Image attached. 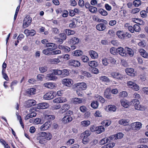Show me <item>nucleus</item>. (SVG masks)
I'll return each mask as SVG.
<instances>
[{
    "mask_svg": "<svg viewBox=\"0 0 148 148\" xmlns=\"http://www.w3.org/2000/svg\"><path fill=\"white\" fill-rule=\"evenodd\" d=\"M80 111L82 112H84L87 110V108L84 106H82L80 107Z\"/></svg>",
    "mask_w": 148,
    "mask_h": 148,
    "instance_id": "nucleus-61",
    "label": "nucleus"
},
{
    "mask_svg": "<svg viewBox=\"0 0 148 148\" xmlns=\"http://www.w3.org/2000/svg\"><path fill=\"white\" fill-rule=\"evenodd\" d=\"M75 33L74 31L69 29H66L65 31V33L68 36L73 35Z\"/></svg>",
    "mask_w": 148,
    "mask_h": 148,
    "instance_id": "nucleus-32",
    "label": "nucleus"
},
{
    "mask_svg": "<svg viewBox=\"0 0 148 148\" xmlns=\"http://www.w3.org/2000/svg\"><path fill=\"white\" fill-rule=\"evenodd\" d=\"M91 71L92 73L95 74H97L99 72L98 69L95 67H92L91 69Z\"/></svg>",
    "mask_w": 148,
    "mask_h": 148,
    "instance_id": "nucleus-50",
    "label": "nucleus"
},
{
    "mask_svg": "<svg viewBox=\"0 0 148 148\" xmlns=\"http://www.w3.org/2000/svg\"><path fill=\"white\" fill-rule=\"evenodd\" d=\"M61 51L59 50H56L54 51H51L50 52V54L52 55H57L61 53Z\"/></svg>",
    "mask_w": 148,
    "mask_h": 148,
    "instance_id": "nucleus-55",
    "label": "nucleus"
},
{
    "mask_svg": "<svg viewBox=\"0 0 148 148\" xmlns=\"http://www.w3.org/2000/svg\"><path fill=\"white\" fill-rule=\"evenodd\" d=\"M127 94L126 92L123 91L120 92L119 96L120 97L124 98L127 97Z\"/></svg>",
    "mask_w": 148,
    "mask_h": 148,
    "instance_id": "nucleus-48",
    "label": "nucleus"
},
{
    "mask_svg": "<svg viewBox=\"0 0 148 148\" xmlns=\"http://www.w3.org/2000/svg\"><path fill=\"white\" fill-rule=\"evenodd\" d=\"M129 122V120H126L125 119H122L120 120L119 121V123L120 124L123 125L125 126L128 125Z\"/></svg>",
    "mask_w": 148,
    "mask_h": 148,
    "instance_id": "nucleus-25",
    "label": "nucleus"
},
{
    "mask_svg": "<svg viewBox=\"0 0 148 148\" xmlns=\"http://www.w3.org/2000/svg\"><path fill=\"white\" fill-rule=\"evenodd\" d=\"M44 86L48 88L52 89L55 87L54 83L51 82H47L44 84Z\"/></svg>",
    "mask_w": 148,
    "mask_h": 148,
    "instance_id": "nucleus-18",
    "label": "nucleus"
},
{
    "mask_svg": "<svg viewBox=\"0 0 148 148\" xmlns=\"http://www.w3.org/2000/svg\"><path fill=\"white\" fill-rule=\"evenodd\" d=\"M62 73L61 75L62 77H65L69 75V72L66 69H64L61 70Z\"/></svg>",
    "mask_w": 148,
    "mask_h": 148,
    "instance_id": "nucleus-35",
    "label": "nucleus"
},
{
    "mask_svg": "<svg viewBox=\"0 0 148 148\" xmlns=\"http://www.w3.org/2000/svg\"><path fill=\"white\" fill-rule=\"evenodd\" d=\"M115 145V144L114 143H111L108 144L106 145L107 148H112Z\"/></svg>",
    "mask_w": 148,
    "mask_h": 148,
    "instance_id": "nucleus-62",
    "label": "nucleus"
},
{
    "mask_svg": "<svg viewBox=\"0 0 148 148\" xmlns=\"http://www.w3.org/2000/svg\"><path fill=\"white\" fill-rule=\"evenodd\" d=\"M82 51L80 50H76L72 52V55L74 56H79L83 54Z\"/></svg>",
    "mask_w": 148,
    "mask_h": 148,
    "instance_id": "nucleus-24",
    "label": "nucleus"
},
{
    "mask_svg": "<svg viewBox=\"0 0 148 148\" xmlns=\"http://www.w3.org/2000/svg\"><path fill=\"white\" fill-rule=\"evenodd\" d=\"M50 127V122H46L44 124L41 126L40 129L41 130H47Z\"/></svg>",
    "mask_w": 148,
    "mask_h": 148,
    "instance_id": "nucleus-12",
    "label": "nucleus"
},
{
    "mask_svg": "<svg viewBox=\"0 0 148 148\" xmlns=\"http://www.w3.org/2000/svg\"><path fill=\"white\" fill-rule=\"evenodd\" d=\"M56 92H48L43 96V98L46 100H50L53 99L56 96Z\"/></svg>",
    "mask_w": 148,
    "mask_h": 148,
    "instance_id": "nucleus-3",
    "label": "nucleus"
},
{
    "mask_svg": "<svg viewBox=\"0 0 148 148\" xmlns=\"http://www.w3.org/2000/svg\"><path fill=\"white\" fill-rule=\"evenodd\" d=\"M117 52L122 56H126V53L125 52L124 49L121 47H119L116 49Z\"/></svg>",
    "mask_w": 148,
    "mask_h": 148,
    "instance_id": "nucleus-11",
    "label": "nucleus"
},
{
    "mask_svg": "<svg viewBox=\"0 0 148 148\" xmlns=\"http://www.w3.org/2000/svg\"><path fill=\"white\" fill-rule=\"evenodd\" d=\"M100 79L102 82H109L110 80L109 78L106 76H101L100 77Z\"/></svg>",
    "mask_w": 148,
    "mask_h": 148,
    "instance_id": "nucleus-37",
    "label": "nucleus"
},
{
    "mask_svg": "<svg viewBox=\"0 0 148 148\" xmlns=\"http://www.w3.org/2000/svg\"><path fill=\"white\" fill-rule=\"evenodd\" d=\"M111 89L109 88H107L105 90L104 93V97H105L106 95H108L110 93Z\"/></svg>",
    "mask_w": 148,
    "mask_h": 148,
    "instance_id": "nucleus-56",
    "label": "nucleus"
},
{
    "mask_svg": "<svg viewBox=\"0 0 148 148\" xmlns=\"http://www.w3.org/2000/svg\"><path fill=\"white\" fill-rule=\"evenodd\" d=\"M77 87L79 90H86L87 88V86L85 83H79L77 84Z\"/></svg>",
    "mask_w": 148,
    "mask_h": 148,
    "instance_id": "nucleus-5",
    "label": "nucleus"
},
{
    "mask_svg": "<svg viewBox=\"0 0 148 148\" xmlns=\"http://www.w3.org/2000/svg\"><path fill=\"white\" fill-rule=\"evenodd\" d=\"M133 27L134 31L136 32H139L140 30V27L137 24L134 25Z\"/></svg>",
    "mask_w": 148,
    "mask_h": 148,
    "instance_id": "nucleus-51",
    "label": "nucleus"
},
{
    "mask_svg": "<svg viewBox=\"0 0 148 148\" xmlns=\"http://www.w3.org/2000/svg\"><path fill=\"white\" fill-rule=\"evenodd\" d=\"M58 47L60 49L64 51L66 53L69 52L71 50V48L67 46L59 45L58 46Z\"/></svg>",
    "mask_w": 148,
    "mask_h": 148,
    "instance_id": "nucleus-14",
    "label": "nucleus"
},
{
    "mask_svg": "<svg viewBox=\"0 0 148 148\" xmlns=\"http://www.w3.org/2000/svg\"><path fill=\"white\" fill-rule=\"evenodd\" d=\"M82 74L85 76L87 77H90L91 76L90 74L86 71H82Z\"/></svg>",
    "mask_w": 148,
    "mask_h": 148,
    "instance_id": "nucleus-60",
    "label": "nucleus"
},
{
    "mask_svg": "<svg viewBox=\"0 0 148 148\" xmlns=\"http://www.w3.org/2000/svg\"><path fill=\"white\" fill-rule=\"evenodd\" d=\"M98 12L101 15L103 16H106L108 15L107 12L105 10L102 9H100L98 10Z\"/></svg>",
    "mask_w": 148,
    "mask_h": 148,
    "instance_id": "nucleus-31",
    "label": "nucleus"
},
{
    "mask_svg": "<svg viewBox=\"0 0 148 148\" xmlns=\"http://www.w3.org/2000/svg\"><path fill=\"white\" fill-rule=\"evenodd\" d=\"M108 61L112 64H115L116 61L112 57H109L108 58Z\"/></svg>",
    "mask_w": 148,
    "mask_h": 148,
    "instance_id": "nucleus-63",
    "label": "nucleus"
},
{
    "mask_svg": "<svg viewBox=\"0 0 148 148\" xmlns=\"http://www.w3.org/2000/svg\"><path fill=\"white\" fill-rule=\"evenodd\" d=\"M81 124L84 127H87L90 125V122L89 121H84L81 122Z\"/></svg>",
    "mask_w": 148,
    "mask_h": 148,
    "instance_id": "nucleus-36",
    "label": "nucleus"
},
{
    "mask_svg": "<svg viewBox=\"0 0 148 148\" xmlns=\"http://www.w3.org/2000/svg\"><path fill=\"white\" fill-rule=\"evenodd\" d=\"M89 10L91 12L96 13L97 11V9L94 7L91 6L89 9Z\"/></svg>",
    "mask_w": 148,
    "mask_h": 148,
    "instance_id": "nucleus-52",
    "label": "nucleus"
},
{
    "mask_svg": "<svg viewBox=\"0 0 148 148\" xmlns=\"http://www.w3.org/2000/svg\"><path fill=\"white\" fill-rule=\"evenodd\" d=\"M97 132L96 133L98 134H100L102 132L104 131L105 128L102 126L97 127Z\"/></svg>",
    "mask_w": 148,
    "mask_h": 148,
    "instance_id": "nucleus-28",
    "label": "nucleus"
},
{
    "mask_svg": "<svg viewBox=\"0 0 148 148\" xmlns=\"http://www.w3.org/2000/svg\"><path fill=\"white\" fill-rule=\"evenodd\" d=\"M70 42L73 45H75L79 42V39L77 38L73 37L70 40Z\"/></svg>",
    "mask_w": 148,
    "mask_h": 148,
    "instance_id": "nucleus-26",
    "label": "nucleus"
},
{
    "mask_svg": "<svg viewBox=\"0 0 148 148\" xmlns=\"http://www.w3.org/2000/svg\"><path fill=\"white\" fill-rule=\"evenodd\" d=\"M131 126L132 128H135L136 130H139L141 127L142 124L139 122H135L132 123Z\"/></svg>",
    "mask_w": 148,
    "mask_h": 148,
    "instance_id": "nucleus-9",
    "label": "nucleus"
},
{
    "mask_svg": "<svg viewBox=\"0 0 148 148\" xmlns=\"http://www.w3.org/2000/svg\"><path fill=\"white\" fill-rule=\"evenodd\" d=\"M44 139L45 140V141H46V140H49L51 139L52 138V136L50 133H46L45 136L44 137Z\"/></svg>",
    "mask_w": 148,
    "mask_h": 148,
    "instance_id": "nucleus-41",
    "label": "nucleus"
},
{
    "mask_svg": "<svg viewBox=\"0 0 148 148\" xmlns=\"http://www.w3.org/2000/svg\"><path fill=\"white\" fill-rule=\"evenodd\" d=\"M96 28L99 31H101L104 30L106 29V26L104 24L101 23L97 25Z\"/></svg>",
    "mask_w": 148,
    "mask_h": 148,
    "instance_id": "nucleus-22",
    "label": "nucleus"
},
{
    "mask_svg": "<svg viewBox=\"0 0 148 148\" xmlns=\"http://www.w3.org/2000/svg\"><path fill=\"white\" fill-rule=\"evenodd\" d=\"M47 133L45 132H40L39 133L40 137L39 138H40V139H44V137L45 136Z\"/></svg>",
    "mask_w": 148,
    "mask_h": 148,
    "instance_id": "nucleus-57",
    "label": "nucleus"
},
{
    "mask_svg": "<svg viewBox=\"0 0 148 148\" xmlns=\"http://www.w3.org/2000/svg\"><path fill=\"white\" fill-rule=\"evenodd\" d=\"M36 89L35 88H32L27 89V92L28 95H31L36 94Z\"/></svg>",
    "mask_w": 148,
    "mask_h": 148,
    "instance_id": "nucleus-17",
    "label": "nucleus"
},
{
    "mask_svg": "<svg viewBox=\"0 0 148 148\" xmlns=\"http://www.w3.org/2000/svg\"><path fill=\"white\" fill-rule=\"evenodd\" d=\"M132 88L135 91H138L139 90V86L135 83L133 85Z\"/></svg>",
    "mask_w": 148,
    "mask_h": 148,
    "instance_id": "nucleus-58",
    "label": "nucleus"
},
{
    "mask_svg": "<svg viewBox=\"0 0 148 148\" xmlns=\"http://www.w3.org/2000/svg\"><path fill=\"white\" fill-rule=\"evenodd\" d=\"M38 108L40 109H44L47 108L48 105L47 103H39L38 104Z\"/></svg>",
    "mask_w": 148,
    "mask_h": 148,
    "instance_id": "nucleus-20",
    "label": "nucleus"
},
{
    "mask_svg": "<svg viewBox=\"0 0 148 148\" xmlns=\"http://www.w3.org/2000/svg\"><path fill=\"white\" fill-rule=\"evenodd\" d=\"M46 78L49 80H52L53 81H56L58 79L57 77L55 76L53 72L51 73H49L47 74Z\"/></svg>",
    "mask_w": 148,
    "mask_h": 148,
    "instance_id": "nucleus-7",
    "label": "nucleus"
},
{
    "mask_svg": "<svg viewBox=\"0 0 148 148\" xmlns=\"http://www.w3.org/2000/svg\"><path fill=\"white\" fill-rule=\"evenodd\" d=\"M81 59L84 62H87L88 60V57L86 56L83 55L81 58Z\"/></svg>",
    "mask_w": 148,
    "mask_h": 148,
    "instance_id": "nucleus-47",
    "label": "nucleus"
},
{
    "mask_svg": "<svg viewBox=\"0 0 148 148\" xmlns=\"http://www.w3.org/2000/svg\"><path fill=\"white\" fill-rule=\"evenodd\" d=\"M69 65L75 67H78L80 65V63L79 61L72 60L69 61Z\"/></svg>",
    "mask_w": 148,
    "mask_h": 148,
    "instance_id": "nucleus-6",
    "label": "nucleus"
},
{
    "mask_svg": "<svg viewBox=\"0 0 148 148\" xmlns=\"http://www.w3.org/2000/svg\"><path fill=\"white\" fill-rule=\"evenodd\" d=\"M83 134L84 135V137L87 138L88 137L90 136V133L89 130H86L84 133Z\"/></svg>",
    "mask_w": 148,
    "mask_h": 148,
    "instance_id": "nucleus-53",
    "label": "nucleus"
},
{
    "mask_svg": "<svg viewBox=\"0 0 148 148\" xmlns=\"http://www.w3.org/2000/svg\"><path fill=\"white\" fill-rule=\"evenodd\" d=\"M110 76L117 80H121L124 78V76L119 73L113 72L110 74Z\"/></svg>",
    "mask_w": 148,
    "mask_h": 148,
    "instance_id": "nucleus-2",
    "label": "nucleus"
},
{
    "mask_svg": "<svg viewBox=\"0 0 148 148\" xmlns=\"http://www.w3.org/2000/svg\"><path fill=\"white\" fill-rule=\"evenodd\" d=\"M49 61L51 64H56L59 63L60 61L58 58H54L50 59Z\"/></svg>",
    "mask_w": 148,
    "mask_h": 148,
    "instance_id": "nucleus-34",
    "label": "nucleus"
},
{
    "mask_svg": "<svg viewBox=\"0 0 148 148\" xmlns=\"http://www.w3.org/2000/svg\"><path fill=\"white\" fill-rule=\"evenodd\" d=\"M62 99L63 98L60 97L56 98L53 100V102L57 103H60L65 102V99L63 100Z\"/></svg>",
    "mask_w": 148,
    "mask_h": 148,
    "instance_id": "nucleus-27",
    "label": "nucleus"
},
{
    "mask_svg": "<svg viewBox=\"0 0 148 148\" xmlns=\"http://www.w3.org/2000/svg\"><path fill=\"white\" fill-rule=\"evenodd\" d=\"M88 65L90 66L96 67L97 65V63L95 61H91L88 62Z\"/></svg>",
    "mask_w": 148,
    "mask_h": 148,
    "instance_id": "nucleus-44",
    "label": "nucleus"
},
{
    "mask_svg": "<svg viewBox=\"0 0 148 148\" xmlns=\"http://www.w3.org/2000/svg\"><path fill=\"white\" fill-rule=\"evenodd\" d=\"M45 118L47 119L53 120L55 118V116L54 115H51L46 114L45 116Z\"/></svg>",
    "mask_w": 148,
    "mask_h": 148,
    "instance_id": "nucleus-45",
    "label": "nucleus"
},
{
    "mask_svg": "<svg viewBox=\"0 0 148 148\" xmlns=\"http://www.w3.org/2000/svg\"><path fill=\"white\" fill-rule=\"evenodd\" d=\"M139 52L140 53V55L143 57L145 58H147L148 57V53L143 49H139Z\"/></svg>",
    "mask_w": 148,
    "mask_h": 148,
    "instance_id": "nucleus-23",
    "label": "nucleus"
},
{
    "mask_svg": "<svg viewBox=\"0 0 148 148\" xmlns=\"http://www.w3.org/2000/svg\"><path fill=\"white\" fill-rule=\"evenodd\" d=\"M73 120V118L71 116H65L62 119V122L64 124H66L71 122Z\"/></svg>",
    "mask_w": 148,
    "mask_h": 148,
    "instance_id": "nucleus-10",
    "label": "nucleus"
},
{
    "mask_svg": "<svg viewBox=\"0 0 148 148\" xmlns=\"http://www.w3.org/2000/svg\"><path fill=\"white\" fill-rule=\"evenodd\" d=\"M62 83L67 86H70L73 84L72 80L69 79H65L62 81Z\"/></svg>",
    "mask_w": 148,
    "mask_h": 148,
    "instance_id": "nucleus-8",
    "label": "nucleus"
},
{
    "mask_svg": "<svg viewBox=\"0 0 148 148\" xmlns=\"http://www.w3.org/2000/svg\"><path fill=\"white\" fill-rule=\"evenodd\" d=\"M125 50L127 51V53L131 57L132 56L134 55V51L130 48L128 47H125Z\"/></svg>",
    "mask_w": 148,
    "mask_h": 148,
    "instance_id": "nucleus-33",
    "label": "nucleus"
},
{
    "mask_svg": "<svg viewBox=\"0 0 148 148\" xmlns=\"http://www.w3.org/2000/svg\"><path fill=\"white\" fill-rule=\"evenodd\" d=\"M99 103L97 101H93L91 104V106L93 108L95 109H97L99 106Z\"/></svg>",
    "mask_w": 148,
    "mask_h": 148,
    "instance_id": "nucleus-30",
    "label": "nucleus"
},
{
    "mask_svg": "<svg viewBox=\"0 0 148 148\" xmlns=\"http://www.w3.org/2000/svg\"><path fill=\"white\" fill-rule=\"evenodd\" d=\"M123 33L121 31H118L116 32V35L119 38L122 39L123 38Z\"/></svg>",
    "mask_w": 148,
    "mask_h": 148,
    "instance_id": "nucleus-49",
    "label": "nucleus"
},
{
    "mask_svg": "<svg viewBox=\"0 0 148 148\" xmlns=\"http://www.w3.org/2000/svg\"><path fill=\"white\" fill-rule=\"evenodd\" d=\"M140 14L142 17L144 18L147 16V13L145 11L143 10L140 12Z\"/></svg>",
    "mask_w": 148,
    "mask_h": 148,
    "instance_id": "nucleus-64",
    "label": "nucleus"
},
{
    "mask_svg": "<svg viewBox=\"0 0 148 148\" xmlns=\"http://www.w3.org/2000/svg\"><path fill=\"white\" fill-rule=\"evenodd\" d=\"M36 104L35 100L33 99L29 100L27 102V106L28 107H30L35 105Z\"/></svg>",
    "mask_w": 148,
    "mask_h": 148,
    "instance_id": "nucleus-19",
    "label": "nucleus"
},
{
    "mask_svg": "<svg viewBox=\"0 0 148 148\" xmlns=\"http://www.w3.org/2000/svg\"><path fill=\"white\" fill-rule=\"evenodd\" d=\"M91 58L92 59H96L98 57V53L93 50H90L89 52Z\"/></svg>",
    "mask_w": 148,
    "mask_h": 148,
    "instance_id": "nucleus-13",
    "label": "nucleus"
},
{
    "mask_svg": "<svg viewBox=\"0 0 148 148\" xmlns=\"http://www.w3.org/2000/svg\"><path fill=\"white\" fill-rule=\"evenodd\" d=\"M96 97L98 99L99 101L101 103H103L105 101V99L102 97L97 95Z\"/></svg>",
    "mask_w": 148,
    "mask_h": 148,
    "instance_id": "nucleus-40",
    "label": "nucleus"
},
{
    "mask_svg": "<svg viewBox=\"0 0 148 148\" xmlns=\"http://www.w3.org/2000/svg\"><path fill=\"white\" fill-rule=\"evenodd\" d=\"M70 105L68 104H64L62 108V110H64V111H66L69 109L70 108Z\"/></svg>",
    "mask_w": 148,
    "mask_h": 148,
    "instance_id": "nucleus-39",
    "label": "nucleus"
},
{
    "mask_svg": "<svg viewBox=\"0 0 148 148\" xmlns=\"http://www.w3.org/2000/svg\"><path fill=\"white\" fill-rule=\"evenodd\" d=\"M41 119L39 118H36L34 120V123L35 124L37 125L41 123Z\"/></svg>",
    "mask_w": 148,
    "mask_h": 148,
    "instance_id": "nucleus-54",
    "label": "nucleus"
},
{
    "mask_svg": "<svg viewBox=\"0 0 148 148\" xmlns=\"http://www.w3.org/2000/svg\"><path fill=\"white\" fill-rule=\"evenodd\" d=\"M51 72H53V74L55 75H61L62 72L61 70L59 69H53Z\"/></svg>",
    "mask_w": 148,
    "mask_h": 148,
    "instance_id": "nucleus-29",
    "label": "nucleus"
},
{
    "mask_svg": "<svg viewBox=\"0 0 148 148\" xmlns=\"http://www.w3.org/2000/svg\"><path fill=\"white\" fill-rule=\"evenodd\" d=\"M132 103L135 107L136 110H142L141 106L140 105L139 101L137 99H133L131 101Z\"/></svg>",
    "mask_w": 148,
    "mask_h": 148,
    "instance_id": "nucleus-4",
    "label": "nucleus"
},
{
    "mask_svg": "<svg viewBox=\"0 0 148 148\" xmlns=\"http://www.w3.org/2000/svg\"><path fill=\"white\" fill-rule=\"evenodd\" d=\"M120 102L121 105L125 108H127L129 106L128 102L125 99H121Z\"/></svg>",
    "mask_w": 148,
    "mask_h": 148,
    "instance_id": "nucleus-21",
    "label": "nucleus"
},
{
    "mask_svg": "<svg viewBox=\"0 0 148 148\" xmlns=\"http://www.w3.org/2000/svg\"><path fill=\"white\" fill-rule=\"evenodd\" d=\"M109 110L110 111L114 112L116 110V108L115 106L112 105H110L109 106Z\"/></svg>",
    "mask_w": 148,
    "mask_h": 148,
    "instance_id": "nucleus-59",
    "label": "nucleus"
},
{
    "mask_svg": "<svg viewBox=\"0 0 148 148\" xmlns=\"http://www.w3.org/2000/svg\"><path fill=\"white\" fill-rule=\"evenodd\" d=\"M32 21V18L29 16H27L25 18L23 21V27L24 28H26L29 26Z\"/></svg>",
    "mask_w": 148,
    "mask_h": 148,
    "instance_id": "nucleus-1",
    "label": "nucleus"
},
{
    "mask_svg": "<svg viewBox=\"0 0 148 148\" xmlns=\"http://www.w3.org/2000/svg\"><path fill=\"white\" fill-rule=\"evenodd\" d=\"M46 47H48V49L50 51H53L56 48L55 44L52 43H47L46 45Z\"/></svg>",
    "mask_w": 148,
    "mask_h": 148,
    "instance_id": "nucleus-15",
    "label": "nucleus"
},
{
    "mask_svg": "<svg viewBox=\"0 0 148 148\" xmlns=\"http://www.w3.org/2000/svg\"><path fill=\"white\" fill-rule=\"evenodd\" d=\"M141 4V2L140 0H135L133 2V5L136 7L140 5Z\"/></svg>",
    "mask_w": 148,
    "mask_h": 148,
    "instance_id": "nucleus-38",
    "label": "nucleus"
},
{
    "mask_svg": "<svg viewBox=\"0 0 148 148\" xmlns=\"http://www.w3.org/2000/svg\"><path fill=\"white\" fill-rule=\"evenodd\" d=\"M65 116H71L72 118L73 116V112L72 111L69 110L66 112L65 114Z\"/></svg>",
    "mask_w": 148,
    "mask_h": 148,
    "instance_id": "nucleus-42",
    "label": "nucleus"
},
{
    "mask_svg": "<svg viewBox=\"0 0 148 148\" xmlns=\"http://www.w3.org/2000/svg\"><path fill=\"white\" fill-rule=\"evenodd\" d=\"M72 101L75 104H80L83 102V99L78 98H74L72 99Z\"/></svg>",
    "mask_w": 148,
    "mask_h": 148,
    "instance_id": "nucleus-16",
    "label": "nucleus"
},
{
    "mask_svg": "<svg viewBox=\"0 0 148 148\" xmlns=\"http://www.w3.org/2000/svg\"><path fill=\"white\" fill-rule=\"evenodd\" d=\"M48 68L46 66L40 67L39 68V70L41 73H43L46 71Z\"/></svg>",
    "mask_w": 148,
    "mask_h": 148,
    "instance_id": "nucleus-46",
    "label": "nucleus"
},
{
    "mask_svg": "<svg viewBox=\"0 0 148 148\" xmlns=\"http://www.w3.org/2000/svg\"><path fill=\"white\" fill-rule=\"evenodd\" d=\"M125 71L126 73L127 74L129 75V73H133L134 72V70L133 69L130 68L126 69L125 70Z\"/></svg>",
    "mask_w": 148,
    "mask_h": 148,
    "instance_id": "nucleus-43",
    "label": "nucleus"
}]
</instances>
